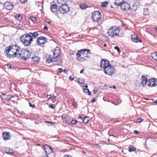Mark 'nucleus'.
I'll use <instances>...</instances> for the list:
<instances>
[{
  "label": "nucleus",
  "mask_w": 157,
  "mask_h": 157,
  "mask_svg": "<svg viewBox=\"0 0 157 157\" xmlns=\"http://www.w3.org/2000/svg\"><path fill=\"white\" fill-rule=\"evenodd\" d=\"M101 67L104 69L105 74L111 76L115 72V69L114 66L111 65L108 60L102 59L101 60Z\"/></svg>",
  "instance_id": "1"
},
{
  "label": "nucleus",
  "mask_w": 157,
  "mask_h": 157,
  "mask_svg": "<svg viewBox=\"0 0 157 157\" xmlns=\"http://www.w3.org/2000/svg\"><path fill=\"white\" fill-rule=\"evenodd\" d=\"M20 50L19 47L17 45H10L6 48L5 52L8 57L13 58L16 56Z\"/></svg>",
  "instance_id": "2"
},
{
  "label": "nucleus",
  "mask_w": 157,
  "mask_h": 157,
  "mask_svg": "<svg viewBox=\"0 0 157 157\" xmlns=\"http://www.w3.org/2000/svg\"><path fill=\"white\" fill-rule=\"evenodd\" d=\"M89 49H83L78 51L77 53V59L80 61L82 62L89 58L88 54H90Z\"/></svg>",
  "instance_id": "3"
},
{
  "label": "nucleus",
  "mask_w": 157,
  "mask_h": 157,
  "mask_svg": "<svg viewBox=\"0 0 157 157\" xmlns=\"http://www.w3.org/2000/svg\"><path fill=\"white\" fill-rule=\"evenodd\" d=\"M21 41L25 46L30 45L33 41V39L31 36L29 34H25L20 37Z\"/></svg>",
  "instance_id": "4"
},
{
  "label": "nucleus",
  "mask_w": 157,
  "mask_h": 157,
  "mask_svg": "<svg viewBox=\"0 0 157 157\" xmlns=\"http://www.w3.org/2000/svg\"><path fill=\"white\" fill-rule=\"evenodd\" d=\"M119 32V29L116 27L113 26L111 27L108 30L107 33L109 36L113 37L117 36Z\"/></svg>",
  "instance_id": "5"
},
{
  "label": "nucleus",
  "mask_w": 157,
  "mask_h": 157,
  "mask_svg": "<svg viewBox=\"0 0 157 157\" xmlns=\"http://www.w3.org/2000/svg\"><path fill=\"white\" fill-rule=\"evenodd\" d=\"M18 54L20 55L21 58L24 60H27L30 56V53L28 50H22L20 53H18Z\"/></svg>",
  "instance_id": "6"
},
{
  "label": "nucleus",
  "mask_w": 157,
  "mask_h": 157,
  "mask_svg": "<svg viewBox=\"0 0 157 157\" xmlns=\"http://www.w3.org/2000/svg\"><path fill=\"white\" fill-rule=\"evenodd\" d=\"M93 21L97 22L99 21L101 18V14L98 11H96L92 13L91 16Z\"/></svg>",
  "instance_id": "7"
},
{
  "label": "nucleus",
  "mask_w": 157,
  "mask_h": 157,
  "mask_svg": "<svg viewBox=\"0 0 157 157\" xmlns=\"http://www.w3.org/2000/svg\"><path fill=\"white\" fill-rule=\"evenodd\" d=\"M59 10L61 13L65 14L69 12L70 8L67 5H64L59 7Z\"/></svg>",
  "instance_id": "8"
},
{
  "label": "nucleus",
  "mask_w": 157,
  "mask_h": 157,
  "mask_svg": "<svg viewBox=\"0 0 157 157\" xmlns=\"http://www.w3.org/2000/svg\"><path fill=\"white\" fill-rule=\"evenodd\" d=\"M38 44L42 46L43 45L47 42V39L45 37L40 36L37 39Z\"/></svg>",
  "instance_id": "9"
},
{
  "label": "nucleus",
  "mask_w": 157,
  "mask_h": 157,
  "mask_svg": "<svg viewBox=\"0 0 157 157\" xmlns=\"http://www.w3.org/2000/svg\"><path fill=\"white\" fill-rule=\"evenodd\" d=\"M148 85L149 86L155 87L157 85V80L155 78H151L149 80Z\"/></svg>",
  "instance_id": "10"
},
{
  "label": "nucleus",
  "mask_w": 157,
  "mask_h": 157,
  "mask_svg": "<svg viewBox=\"0 0 157 157\" xmlns=\"http://www.w3.org/2000/svg\"><path fill=\"white\" fill-rule=\"evenodd\" d=\"M121 8L122 10L125 11L129 10L130 8V7L128 3L124 2L121 5Z\"/></svg>",
  "instance_id": "11"
},
{
  "label": "nucleus",
  "mask_w": 157,
  "mask_h": 157,
  "mask_svg": "<svg viewBox=\"0 0 157 157\" xmlns=\"http://www.w3.org/2000/svg\"><path fill=\"white\" fill-rule=\"evenodd\" d=\"M4 7L6 9L10 10L13 9V5L10 2H6L4 4Z\"/></svg>",
  "instance_id": "12"
},
{
  "label": "nucleus",
  "mask_w": 157,
  "mask_h": 157,
  "mask_svg": "<svg viewBox=\"0 0 157 157\" xmlns=\"http://www.w3.org/2000/svg\"><path fill=\"white\" fill-rule=\"evenodd\" d=\"M3 139L5 140H10L11 138V136L9 132H4L3 133Z\"/></svg>",
  "instance_id": "13"
},
{
  "label": "nucleus",
  "mask_w": 157,
  "mask_h": 157,
  "mask_svg": "<svg viewBox=\"0 0 157 157\" xmlns=\"http://www.w3.org/2000/svg\"><path fill=\"white\" fill-rule=\"evenodd\" d=\"M50 10L53 13H55L58 10V6L56 4H52L51 6Z\"/></svg>",
  "instance_id": "14"
},
{
  "label": "nucleus",
  "mask_w": 157,
  "mask_h": 157,
  "mask_svg": "<svg viewBox=\"0 0 157 157\" xmlns=\"http://www.w3.org/2000/svg\"><path fill=\"white\" fill-rule=\"evenodd\" d=\"M12 97L10 95H6L5 94H3L1 96L2 99L4 100H10Z\"/></svg>",
  "instance_id": "15"
},
{
  "label": "nucleus",
  "mask_w": 157,
  "mask_h": 157,
  "mask_svg": "<svg viewBox=\"0 0 157 157\" xmlns=\"http://www.w3.org/2000/svg\"><path fill=\"white\" fill-rule=\"evenodd\" d=\"M131 38L132 41L134 42H138V41L141 42V40L139 39L137 36L134 34H132L131 35Z\"/></svg>",
  "instance_id": "16"
},
{
  "label": "nucleus",
  "mask_w": 157,
  "mask_h": 157,
  "mask_svg": "<svg viewBox=\"0 0 157 157\" xmlns=\"http://www.w3.org/2000/svg\"><path fill=\"white\" fill-rule=\"evenodd\" d=\"M60 52L59 48L58 47H56L54 51L53 56H57L58 55H60Z\"/></svg>",
  "instance_id": "17"
},
{
  "label": "nucleus",
  "mask_w": 157,
  "mask_h": 157,
  "mask_svg": "<svg viewBox=\"0 0 157 157\" xmlns=\"http://www.w3.org/2000/svg\"><path fill=\"white\" fill-rule=\"evenodd\" d=\"M141 80L142 82L141 84L143 86H144L147 84V78L143 76L142 77Z\"/></svg>",
  "instance_id": "18"
},
{
  "label": "nucleus",
  "mask_w": 157,
  "mask_h": 157,
  "mask_svg": "<svg viewBox=\"0 0 157 157\" xmlns=\"http://www.w3.org/2000/svg\"><path fill=\"white\" fill-rule=\"evenodd\" d=\"M124 2V0H115L114 5L116 6H121Z\"/></svg>",
  "instance_id": "19"
},
{
  "label": "nucleus",
  "mask_w": 157,
  "mask_h": 157,
  "mask_svg": "<svg viewBox=\"0 0 157 157\" xmlns=\"http://www.w3.org/2000/svg\"><path fill=\"white\" fill-rule=\"evenodd\" d=\"M61 60L62 59L60 55L53 56V61L54 62H60Z\"/></svg>",
  "instance_id": "20"
},
{
  "label": "nucleus",
  "mask_w": 157,
  "mask_h": 157,
  "mask_svg": "<svg viewBox=\"0 0 157 157\" xmlns=\"http://www.w3.org/2000/svg\"><path fill=\"white\" fill-rule=\"evenodd\" d=\"M59 4L62 5H66V4L67 3L68 0H57Z\"/></svg>",
  "instance_id": "21"
},
{
  "label": "nucleus",
  "mask_w": 157,
  "mask_h": 157,
  "mask_svg": "<svg viewBox=\"0 0 157 157\" xmlns=\"http://www.w3.org/2000/svg\"><path fill=\"white\" fill-rule=\"evenodd\" d=\"M5 150L6 152L7 153L12 154L14 153V151L12 149L9 147H6Z\"/></svg>",
  "instance_id": "22"
},
{
  "label": "nucleus",
  "mask_w": 157,
  "mask_h": 157,
  "mask_svg": "<svg viewBox=\"0 0 157 157\" xmlns=\"http://www.w3.org/2000/svg\"><path fill=\"white\" fill-rule=\"evenodd\" d=\"M33 61L37 63H38L40 60V58L38 56H35L32 58Z\"/></svg>",
  "instance_id": "23"
},
{
  "label": "nucleus",
  "mask_w": 157,
  "mask_h": 157,
  "mask_svg": "<svg viewBox=\"0 0 157 157\" xmlns=\"http://www.w3.org/2000/svg\"><path fill=\"white\" fill-rule=\"evenodd\" d=\"M54 62L53 56V57L52 58L51 57L49 56L46 62L47 63H50L52 62Z\"/></svg>",
  "instance_id": "24"
},
{
  "label": "nucleus",
  "mask_w": 157,
  "mask_h": 157,
  "mask_svg": "<svg viewBox=\"0 0 157 157\" xmlns=\"http://www.w3.org/2000/svg\"><path fill=\"white\" fill-rule=\"evenodd\" d=\"M151 56L154 60H157V52H155L152 53Z\"/></svg>",
  "instance_id": "25"
},
{
  "label": "nucleus",
  "mask_w": 157,
  "mask_h": 157,
  "mask_svg": "<svg viewBox=\"0 0 157 157\" xmlns=\"http://www.w3.org/2000/svg\"><path fill=\"white\" fill-rule=\"evenodd\" d=\"M80 7L82 10H85L88 7V6L86 4L84 3L81 4Z\"/></svg>",
  "instance_id": "26"
},
{
  "label": "nucleus",
  "mask_w": 157,
  "mask_h": 157,
  "mask_svg": "<svg viewBox=\"0 0 157 157\" xmlns=\"http://www.w3.org/2000/svg\"><path fill=\"white\" fill-rule=\"evenodd\" d=\"M108 2L107 1H104L101 3V6L102 7H105L108 4Z\"/></svg>",
  "instance_id": "27"
},
{
  "label": "nucleus",
  "mask_w": 157,
  "mask_h": 157,
  "mask_svg": "<svg viewBox=\"0 0 157 157\" xmlns=\"http://www.w3.org/2000/svg\"><path fill=\"white\" fill-rule=\"evenodd\" d=\"M84 119L82 120L83 122L85 123H87L89 121L88 117L85 116L84 117Z\"/></svg>",
  "instance_id": "28"
},
{
  "label": "nucleus",
  "mask_w": 157,
  "mask_h": 157,
  "mask_svg": "<svg viewBox=\"0 0 157 157\" xmlns=\"http://www.w3.org/2000/svg\"><path fill=\"white\" fill-rule=\"evenodd\" d=\"M83 91L85 93L87 94V93H88V95H90V92L89 91V90L88 89H87L86 88H84L83 89Z\"/></svg>",
  "instance_id": "29"
},
{
  "label": "nucleus",
  "mask_w": 157,
  "mask_h": 157,
  "mask_svg": "<svg viewBox=\"0 0 157 157\" xmlns=\"http://www.w3.org/2000/svg\"><path fill=\"white\" fill-rule=\"evenodd\" d=\"M29 34L31 35H32L33 36H34V37H37L39 35L38 33L37 32H34L33 33H30Z\"/></svg>",
  "instance_id": "30"
},
{
  "label": "nucleus",
  "mask_w": 157,
  "mask_h": 157,
  "mask_svg": "<svg viewBox=\"0 0 157 157\" xmlns=\"http://www.w3.org/2000/svg\"><path fill=\"white\" fill-rule=\"evenodd\" d=\"M136 148H135L134 147H131L129 148V151L130 152H131L132 151H135L136 150Z\"/></svg>",
  "instance_id": "31"
},
{
  "label": "nucleus",
  "mask_w": 157,
  "mask_h": 157,
  "mask_svg": "<svg viewBox=\"0 0 157 157\" xmlns=\"http://www.w3.org/2000/svg\"><path fill=\"white\" fill-rule=\"evenodd\" d=\"M142 118H138L136 120V122L137 123H140L142 121Z\"/></svg>",
  "instance_id": "32"
},
{
  "label": "nucleus",
  "mask_w": 157,
  "mask_h": 157,
  "mask_svg": "<svg viewBox=\"0 0 157 157\" xmlns=\"http://www.w3.org/2000/svg\"><path fill=\"white\" fill-rule=\"evenodd\" d=\"M78 81L81 83H82L84 82V79L80 78L78 79Z\"/></svg>",
  "instance_id": "33"
},
{
  "label": "nucleus",
  "mask_w": 157,
  "mask_h": 157,
  "mask_svg": "<svg viewBox=\"0 0 157 157\" xmlns=\"http://www.w3.org/2000/svg\"><path fill=\"white\" fill-rule=\"evenodd\" d=\"M16 17L19 19H21L22 18V15L21 14L17 15L16 16Z\"/></svg>",
  "instance_id": "34"
},
{
  "label": "nucleus",
  "mask_w": 157,
  "mask_h": 157,
  "mask_svg": "<svg viewBox=\"0 0 157 157\" xmlns=\"http://www.w3.org/2000/svg\"><path fill=\"white\" fill-rule=\"evenodd\" d=\"M30 19L33 22H34L36 20V18L34 17H31Z\"/></svg>",
  "instance_id": "35"
},
{
  "label": "nucleus",
  "mask_w": 157,
  "mask_h": 157,
  "mask_svg": "<svg viewBox=\"0 0 157 157\" xmlns=\"http://www.w3.org/2000/svg\"><path fill=\"white\" fill-rule=\"evenodd\" d=\"M55 107V105L53 104H50L49 105V107L52 109H54Z\"/></svg>",
  "instance_id": "36"
},
{
  "label": "nucleus",
  "mask_w": 157,
  "mask_h": 157,
  "mask_svg": "<svg viewBox=\"0 0 157 157\" xmlns=\"http://www.w3.org/2000/svg\"><path fill=\"white\" fill-rule=\"evenodd\" d=\"M77 122L78 121H77L73 120L71 121V124H74L77 123Z\"/></svg>",
  "instance_id": "37"
},
{
  "label": "nucleus",
  "mask_w": 157,
  "mask_h": 157,
  "mask_svg": "<svg viewBox=\"0 0 157 157\" xmlns=\"http://www.w3.org/2000/svg\"><path fill=\"white\" fill-rule=\"evenodd\" d=\"M74 77L73 76H70L69 77V79L71 81H73L74 80Z\"/></svg>",
  "instance_id": "38"
},
{
  "label": "nucleus",
  "mask_w": 157,
  "mask_h": 157,
  "mask_svg": "<svg viewBox=\"0 0 157 157\" xmlns=\"http://www.w3.org/2000/svg\"><path fill=\"white\" fill-rule=\"evenodd\" d=\"M114 48L115 49H116L118 51V52H120V49L118 47L116 46V47H114Z\"/></svg>",
  "instance_id": "39"
},
{
  "label": "nucleus",
  "mask_w": 157,
  "mask_h": 157,
  "mask_svg": "<svg viewBox=\"0 0 157 157\" xmlns=\"http://www.w3.org/2000/svg\"><path fill=\"white\" fill-rule=\"evenodd\" d=\"M58 71L59 73H62L63 71V69L62 68H59L58 69Z\"/></svg>",
  "instance_id": "40"
},
{
  "label": "nucleus",
  "mask_w": 157,
  "mask_h": 157,
  "mask_svg": "<svg viewBox=\"0 0 157 157\" xmlns=\"http://www.w3.org/2000/svg\"><path fill=\"white\" fill-rule=\"evenodd\" d=\"M29 106L32 108H34L35 107V105H33L31 103H29Z\"/></svg>",
  "instance_id": "41"
},
{
  "label": "nucleus",
  "mask_w": 157,
  "mask_h": 157,
  "mask_svg": "<svg viewBox=\"0 0 157 157\" xmlns=\"http://www.w3.org/2000/svg\"><path fill=\"white\" fill-rule=\"evenodd\" d=\"M127 151V149H125V150L123 149L122 151V152L124 154H126Z\"/></svg>",
  "instance_id": "42"
},
{
  "label": "nucleus",
  "mask_w": 157,
  "mask_h": 157,
  "mask_svg": "<svg viewBox=\"0 0 157 157\" xmlns=\"http://www.w3.org/2000/svg\"><path fill=\"white\" fill-rule=\"evenodd\" d=\"M46 22H47L49 24L51 22V21L48 19H47L46 20Z\"/></svg>",
  "instance_id": "43"
},
{
  "label": "nucleus",
  "mask_w": 157,
  "mask_h": 157,
  "mask_svg": "<svg viewBox=\"0 0 157 157\" xmlns=\"http://www.w3.org/2000/svg\"><path fill=\"white\" fill-rule=\"evenodd\" d=\"M52 98V96L50 95H48L47 96V98L48 99H50Z\"/></svg>",
  "instance_id": "44"
},
{
  "label": "nucleus",
  "mask_w": 157,
  "mask_h": 157,
  "mask_svg": "<svg viewBox=\"0 0 157 157\" xmlns=\"http://www.w3.org/2000/svg\"><path fill=\"white\" fill-rule=\"evenodd\" d=\"M27 0H20V1L22 3H24L26 2Z\"/></svg>",
  "instance_id": "45"
},
{
  "label": "nucleus",
  "mask_w": 157,
  "mask_h": 157,
  "mask_svg": "<svg viewBox=\"0 0 157 157\" xmlns=\"http://www.w3.org/2000/svg\"><path fill=\"white\" fill-rule=\"evenodd\" d=\"M93 91L94 94H96L98 92V90H94Z\"/></svg>",
  "instance_id": "46"
},
{
  "label": "nucleus",
  "mask_w": 157,
  "mask_h": 157,
  "mask_svg": "<svg viewBox=\"0 0 157 157\" xmlns=\"http://www.w3.org/2000/svg\"><path fill=\"white\" fill-rule=\"evenodd\" d=\"M83 87H85L86 88H87L88 87V85L85 83H84L83 85Z\"/></svg>",
  "instance_id": "47"
},
{
  "label": "nucleus",
  "mask_w": 157,
  "mask_h": 157,
  "mask_svg": "<svg viewBox=\"0 0 157 157\" xmlns=\"http://www.w3.org/2000/svg\"><path fill=\"white\" fill-rule=\"evenodd\" d=\"M134 132L135 134H137L138 133V132L137 130H134Z\"/></svg>",
  "instance_id": "48"
},
{
  "label": "nucleus",
  "mask_w": 157,
  "mask_h": 157,
  "mask_svg": "<svg viewBox=\"0 0 157 157\" xmlns=\"http://www.w3.org/2000/svg\"><path fill=\"white\" fill-rule=\"evenodd\" d=\"M7 67L8 68H11V65H9V64L7 65Z\"/></svg>",
  "instance_id": "49"
},
{
  "label": "nucleus",
  "mask_w": 157,
  "mask_h": 157,
  "mask_svg": "<svg viewBox=\"0 0 157 157\" xmlns=\"http://www.w3.org/2000/svg\"><path fill=\"white\" fill-rule=\"evenodd\" d=\"M95 101V98H93L91 100V102H94Z\"/></svg>",
  "instance_id": "50"
},
{
  "label": "nucleus",
  "mask_w": 157,
  "mask_h": 157,
  "mask_svg": "<svg viewBox=\"0 0 157 157\" xmlns=\"http://www.w3.org/2000/svg\"><path fill=\"white\" fill-rule=\"evenodd\" d=\"M44 29L45 30H47L48 29V28L46 26H45L44 27Z\"/></svg>",
  "instance_id": "51"
},
{
  "label": "nucleus",
  "mask_w": 157,
  "mask_h": 157,
  "mask_svg": "<svg viewBox=\"0 0 157 157\" xmlns=\"http://www.w3.org/2000/svg\"><path fill=\"white\" fill-rule=\"evenodd\" d=\"M63 71L64 72V73H67V72L68 71V70L67 69H64V70H63Z\"/></svg>",
  "instance_id": "52"
},
{
  "label": "nucleus",
  "mask_w": 157,
  "mask_h": 157,
  "mask_svg": "<svg viewBox=\"0 0 157 157\" xmlns=\"http://www.w3.org/2000/svg\"><path fill=\"white\" fill-rule=\"evenodd\" d=\"M45 122L46 123H48L52 124H54L53 123L51 122H50V121H46Z\"/></svg>",
  "instance_id": "53"
},
{
  "label": "nucleus",
  "mask_w": 157,
  "mask_h": 157,
  "mask_svg": "<svg viewBox=\"0 0 157 157\" xmlns=\"http://www.w3.org/2000/svg\"><path fill=\"white\" fill-rule=\"evenodd\" d=\"M84 71V69L83 68V69H82L81 71H80V73H83V72Z\"/></svg>",
  "instance_id": "54"
},
{
  "label": "nucleus",
  "mask_w": 157,
  "mask_h": 157,
  "mask_svg": "<svg viewBox=\"0 0 157 157\" xmlns=\"http://www.w3.org/2000/svg\"><path fill=\"white\" fill-rule=\"evenodd\" d=\"M63 157H71V156L70 155H65V156H64Z\"/></svg>",
  "instance_id": "55"
},
{
  "label": "nucleus",
  "mask_w": 157,
  "mask_h": 157,
  "mask_svg": "<svg viewBox=\"0 0 157 157\" xmlns=\"http://www.w3.org/2000/svg\"><path fill=\"white\" fill-rule=\"evenodd\" d=\"M78 118H81L82 120H83V119H82V117H81L80 116H79Z\"/></svg>",
  "instance_id": "56"
},
{
  "label": "nucleus",
  "mask_w": 157,
  "mask_h": 157,
  "mask_svg": "<svg viewBox=\"0 0 157 157\" xmlns=\"http://www.w3.org/2000/svg\"><path fill=\"white\" fill-rule=\"evenodd\" d=\"M43 157H48V156L47 155H45Z\"/></svg>",
  "instance_id": "57"
},
{
  "label": "nucleus",
  "mask_w": 157,
  "mask_h": 157,
  "mask_svg": "<svg viewBox=\"0 0 157 157\" xmlns=\"http://www.w3.org/2000/svg\"><path fill=\"white\" fill-rule=\"evenodd\" d=\"M113 88L114 89H115L116 88V86H113Z\"/></svg>",
  "instance_id": "58"
},
{
  "label": "nucleus",
  "mask_w": 157,
  "mask_h": 157,
  "mask_svg": "<svg viewBox=\"0 0 157 157\" xmlns=\"http://www.w3.org/2000/svg\"><path fill=\"white\" fill-rule=\"evenodd\" d=\"M155 103L157 104V99L154 101Z\"/></svg>",
  "instance_id": "59"
},
{
  "label": "nucleus",
  "mask_w": 157,
  "mask_h": 157,
  "mask_svg": "<svg viewBox=\"0 0 157 157\" xmlns=\"http://www.w3.org/2000/svg\"><path fill=\"white\" fill-rule=\"evenodd\" d=\"M114 137V136L113 135H111L110 136V137Z\"/></svg>",
  "instance_id": "60"
},
{
  "label": "nucleus",
  "mask_w": 157,
  "mask_h": 157,
  "mask_svg": "<svg viewBox=\"0 0 157 157\" xmlns=\"http://www.w3.org/2000/svg\"><path fill=\"white\" fill-rule=\"evenodd\" d=\"M104 46L105 47H106V44H105L104 45Z\"/></svg>",
  "instance_id": "61"
},
{
  "label": "nucleus",
  "mask_w": 157,
  "mask_h": 157,
  "mask_svg": "<svg viewBox=\"0 0 157 157\" xmlns=\"http://www.w3.org/2000/svg\"><path fill=\"white\" fill-rule=\"evenodd\" d=\"M64 115H62V117H64V118H65V117H64Z\"/></svg>",
  "instance_id": "62"
},
{
  "label": "nucleus",
  "mask_w": 157,
  "mask_h": 157,
  "mask_svg": "<svg viewBox=\"0 0 157 157\" xmlns=\"http://www.w3.org/2000/svg\"><path fill=\"white\" fill-rule=\"evenodd\" d=\"M64 115H62V117H64V118H65V117H64Z\"/></svg>",
  "instance_id": "63"
},
{
  "label": "nucleus",
  "mask_w": 157,
  "mask_h": 157,
  "mask_svg": "<svg viewBox=\"0 0 157 157\" xmlns=\"http://www.w3.org/2000/svg\"><path fill=\"white\" fill-rule=\"evenodd\" d=\"M108 141H110V139H109H109H108Z\"/></svg>",
  "instance_id": "64"
}]
</instances>
